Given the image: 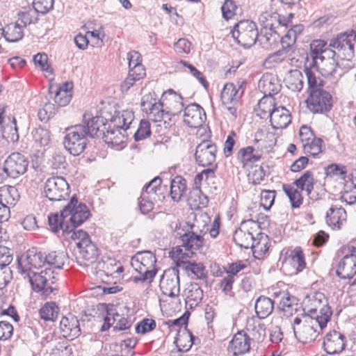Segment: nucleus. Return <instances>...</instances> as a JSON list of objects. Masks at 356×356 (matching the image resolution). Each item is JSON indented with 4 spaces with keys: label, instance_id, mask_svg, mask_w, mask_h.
Instances as JSON below:
<instances>
[{
    "label": "nucleus",
    "instance_id": "nucleus-13",
    "mask_svg": "<svg viewBox=\"0 0 356 356\" xmlns=\"http://www.w3.org/2000/svg\"><path fill=\"white\" fill-rule=\"evenodd\" d=\"M140 106L151 120L154 122H161L165 118H168L163 100L157 102L153 95L149 93L145 95L141 99Z\"/></svg>",
    "mask_w": 356,
    "mask_h": 356
},
{
    "label": "nucleus",
    "instance_id": "nucleus-56",
    "mask_svg": "<svg viewBox=\"0 0 356 356\" xmlns=\"http://www.w3.org/2000/svg\"><path fill=\"white\" fill-rule=\"evenodd\" d=\"M38 12L33 7L19 13V19L24 24V26L35 23L38 20Z\"/></svg>",
    "mask_w": 356,
    "mask_h": 356
},
{
    "label": "nucleus",
    "instance_id": "nucleus-27",
    "mask_svg": "<svg viewBox=\"0 0 356 356\" xmlns=\"http://www.w3.org/2000/svg\"><path fill=\"white\" fill-rule=\"evenodd\" d=\"M325 220L327 225L332 229H339L346 220V211L341 207L333 205L327 210Z\"/></svg>",
    "mask_w": 356,
    "mask_h": 356
},
{
    "label": "nucleus",
    "instance_id": "nucleus-15",
    "mask_svg": "<svg viewBox=\"0 0 356 356\" xmlns=\"http://www.w3.org/2000/svg\"><path fill=\"white\" fill-rule=\"evenodd\" d=\"M217 147L211 140H203L195 149L196 163L202 167L213 166L216 163Z\"/></svg>",
    "mask_w": 356,
    "mask_h": 356
},
{
    "label": "nucleus",
    "instance_id": "nucleus-43",
    "mask_svg": "<svg viewBox=\"0 0 356 356\" xmlns=\"http://www.w3.org/2000/svg\"><path fill=\"white\" fill-rule=\"evenodd\" d=\"M17 195V190L14 186H2L0 188V202L10 208L14 206Z\"/></svg>",
    "mask_w": 356,
    "mask_h": 356
},
{
    "label": "nucleus",
    "instance_id": "nucleus-54",
    "mask_svg": "<svg viewBox=\"0 0 356 356\" xmlns=\"http://www.w3.org/2000/svg\"><path fill=\"white\" fill-rule=\"evenodd\" d=\"M323 140L320 138H314L311 142L304 145V150L306 154L315 157L322 152Z\"/></svg>",
    "mask_w": 356,
    "mask_h": 356
},
{
    "label": "nucleus",
    "instance_id": "nucleus-22",
    "mask_svg": "<svg viewBox=\"0 0 356 356\" xmlns=\"http://www.w3.org/2000/svg\"><path fill=\"white\" fill-rule=\"evenodd\" d=\"M258 88L264 96H271L277 94L282 88L278 77L272 73H265L258 83Z\"/></svg>",
    "mask_w": 356,
    "mask_h": 356
},
{
    "label": "nucleus",
    "instance_id": "nucleus-59",
    "mask_svg": "<svg viewBox=\"0 0 356 356\" xmlns=\"http://www.w3.org/2000/svg\"><path fill=\"white\" fill-rule=\"evenodd\" d=\"M275 198V191H263L261 193L260 205L266 211L273 206Z\"/></svg>",
    "mask_w": 356,
    "mask_h": 356
},
{
    "label": "nucleus",
    "instance_id": "nucleus-58",
    "mask_svg": "<svg viewBox=\"0 0 356 356\" xmlns=\"http://www.w3.org/2000/svg\"><path fill=\"white\" fill-rule=\"evenodd\" d=\"M237 10L238 7L233 0H225L221 7L222 17L227 20L232 19L235 15H236Z\"/></svg>",
    "mask_w": 356,
    "mask_h": 356
},
{
    "label": "nucleus",
    "instance_id": "nucleus-23",
    "mask_svg": "<svg viewBox=\"0 0 356 356\" xmlns=\"http://www.w3.org/2000/svg\"><path fill=\"white\" fill-rule=\"evenodd\" d=\"M60 330L64 337L70 338L71 340L77 338L81 334L79 320L71 314L62 318Z\"/></svg>",
    "mask_w": 356,
    "mask_h": 356
},
{
    "label": "nucleus",
    "instance_id": "nucleus-30",
    "mask_svg": "<svg viewBox=\"0 0 356 356\" xmlns=\"http://www.w3.org/2000/svg\"><path fill=\"white\" fill-rule=\"evenodd\" d=\"M244 90L241 86H236L233 83H226L221 92V100L223 104H228L238 102Z\"/></svg>",
    "mask_w": 356,
    "mask_h": 356
},
{
    "label": "nucleus",
    "instance_id": "nucleus-8",
    "mask_svg": "<svg viewBox=\"0 0 356 356\" xmlns=\"http://www.w3.org/2000/svg\"><path fill=\"white\" fill-rule=\"evenodd\" d=\"M70 188L66 179L60 176L48 178L44 184V196L52 202L68 200Z\"/></svg>",
    "mask_w": 356,
    "mask_h": 356
},
{
    "label": "nucleus",
    "instance_id": "nucleus-31",
    "mask_svg": "<svg viewBox=\"0 0 356 356\" xmlns=\"http://www.w3.org/2000/svg\"><path fill=\"white\" fill-rule=\"evenodd\" d=\"M314 184L315 180L313 172L310 170H307L298 179H296L292 185L301 191H305L310 199H314L312 191Z\"/></svg>",
    "mask_w": 356,
    "mask_h": 356
},
{
    "label": "nucleus",
    "instance_id": "nucleus-32",
    "mask_svg": "<svg viewBox=\"0 0 356 356\" xmlns=\"http://www.w3.org/2000/svg\"><path fill=\"white\" fill-rule=\"evenodd\" d=\"M274 309V301L264 296H259L254 304V309L257 316L264 319L270 315Z\"/></svg>",
    "mask_w": 356,
    "mask_h": 356
},
{
    "label": "nucleus",
    "instance_id": "nucleus-20",
    "mask_svg": "<svg viewBox=\"0 0 356 356\" xmlns=\"http://www.w3.org/2000/svg\"><path fill=\"white\" fill-rule=\"evenodd\" d=\"M161 99L163 100L165 111L168 118L170 115H175L181 112L184 108L183 98L180 95L177 94L173 90L170 89L164 92Z\"/></svg>",
    "mask_w": 356,
    "mask_h": 356
},
{
    "label": "nucleus",
    "instance_id": "nucleus-2",
    "mask_svg": "<svg viewBox=\"0 0 356 356\" xmlns=\"http://www.w3.org/2000/svg\"><path fill=\"white\" fill-rule=\"evenodd\" d=\"M102 119H92V115L85 113L81 124H76L66 129L67 134L64 137L63 145L65 148L74 156L81 154L86 149L87 144L86 137L95 138L98 128V123Z\"/></svg>",
    "mask_w": 356,
    "mask_h": 356
},
{
    "label": "nucleus",
    "instance_id": "nucleus-39",
    "mask_svg": "<svg viewBox=\"0 0 356 356\" xmlns=\"http://www.w3.org/2000/svg\"><path fill=\"white\" fill-rule=\"evenodd\" d=\"M282 188L289 199L291 207L298 209L303 202V197L298 188H295L292 184H284Z\"/></svg>",
    "mask_w": 356,
    "mask_h": 356
},
{
    "label": "nucleus",
    "instance_id": "nucleus-14",
    "mask_svg": "<svg viewBox=\"0 0 356 356\" xmlns=\"http://www.w3.org/2000/svg\"><path fill=\"white\" fill-rule=\"evenodd\" d=\"M328 309L330 316L332 314L330 307L328 306L327 300L324 294L320 292L314 293L309 297L307 304L303 309L305 316H314V318H321L325 314V309Z\"/></svg>",
    "mask_w": 356,
    "mask_h": 356
},
{
    "label": "nucleus",
    "instance_id": "nucleus-33",
    "mask_svg": "<svg viewBox=\"0 0 356 356\" xmlns=\"http://www.w3.org/2000/svg\"><path fill=\"white\" fill-rule=\"evenodd\" d=\"M304 76L299 70H290L285 77L286 86L293 92H300L304 86Z\"/></svg>",
    "mask_w": 356,
    "mask_h": 356
},
{
    "label": "nucleus",
    "instance_id": "nucleus-60",
    "mask_svg": "<svg viewBox=\"0 0 356 356\" xmlns=\"http://www.w3.org/2000/svg\"><path fill=\"white\" fill-rule=\"evenodd\" d=\"M161 183V179L159 177H156L144 186L142 192L148 193L149 195L156 197L157 191L159 190Z\"/></svg>",
    "mask_w": 356,
    "mask_h": 356
},
{
    "label": "nucleus",
    "instance_id": "nucleus-4",
    "mask_svg": "<svg viewBox=\"0 0 356 356\" xmlns=\"http://www.w3.org/2000/svg\"><path fill=\"white\" fill-rule=\"evenodd\" d=\"M67 217L63 214V209L60 213H51L48 216L49 225L51 229L56 233L62 230V236L69 243L74 242L75 245H90L92 241L88 234L83 230H72Z\"/></svg>",
    "mask_w": 356,
    "mask_h": 356
},
{
    "label": "nucleus",
    "instance_id": "nucleus-45",
    "mask_svg": "<svg viewBox=\"0 0 356 356\" xmlns=\"http://www.w3.org/2000/svg\"><path fill=\"white\" fill-rule=\"evenodd\" d=\"M67 259V253L64 252L54 251L45 256L46 263L58 269L63 268Z\"/></svg>",
    "mask_w": 356,
    "mask_h": 356
},
{
    "label": "nucleus",
    "instance_id": "nucleus-6",
    "mask_svg": "<svg viewBox=\"0 0 356 356\" xmlns=\"http://www.w3.org/2000/svg\"><path fill=\"white\" fill-rule=\"evenodd\" d=\"M235 41L245 48L255 44L259 32L255 22L251 20H241L236 23L232 31Z\"/></svg>",
    "mask_w": 356,
    "mask_h": 356
},
{
    "label": "nucleus",
    "instance_id": "nucleus-10",
    "mask_svg": "<svg viewBox=\"0 0 356 356\" xmlns=\"http://www.w3.org/2000/svg\"><path fill=\"white\" fill-rule=\"evenodd\" d=\"M305 102L309 111L314 114H325L333 106L332 95L323 88L309 92Z\"/></svg>",
    "mask_w": 356,
    "mask_h": 356
},
{
    "label": "nucleus",
    "instance_id": "nucleus-51",
    "mask_svg": "<svg viewBox=\"0 0 356 356\" xmlns=\"http://www.w3.org/2000/svg\"><path fill=\"white\" fill-rule=\"evenodd\" d=\"M327 45V42L323 40H315L312 41L310 44V54L313 59V65H318V58L322 54L324 49L326 48Z\"/></svg>",
    "mask_w": 356,
    "mask_h": 356
},
{
    "label": "nucleus",
    "instance_id": "nucleus-34",
    "mask_svg": "<svg viewBox=\"0 0 356 356\" xmlns=\"http://www.w3.org/2000/svg\"><path fill=\"white\" fill-rule=\"evenodd\" d=\"M237 159L245 166L259 161L261 159V154L255 151L253 147L248 146L239 149Z\"/></svg>",
    "mask_w": 356,
    "mask_h": 356
},
{
    "label": "nucleus",
    "instance_id": "nucleus-46",
    "mask_svg": "<svg viewBox=\"0 0 356 356\" xmlns=\"http://www.w3.org/2000/svg\"><path fill=\"white\" fill-rule=\"evenodd\" d=\"M321 63V65L319 67L321 70V72L324 76H338V71L339 68L341 67V65H338V58L331 59L328 60H323Z\"/></svg>",
    "mask_w": 356,
    "mask_h": 356
},
{
    "label": "nucleus",
    "instance_id": "nucleus-55",
    "mask_svg": "<svg viewBox=\"0 0 356 356\" xmlns=\"http://www.w3.org/2000/svg\"><path fill=\"white\" fill-rule=\"evenodd\" d=\"M57 111L55 104L47 102L45 103L43 107L39 109L38 116L41 122H47L51 118Z\"/></svg>",
    "mask_w": 356,
    "mask_h": 356
},
{
    "label": "nucleus",
    "instance_id": "nucleus-36",
    "mask_svg": "<svg viewBox=\"0 0 356 356\" xmlns=\"http://www.w3.org/2000/svg\"><path fill=\"white\" fill-rule=\"evenodd\" d=\"M2 34L6 41L17 42L24 37L23 26L17 23H10L3 29Z\"/></svg>",
    "mask_w": 356,
    "mask_h": 356
},
{
    "label": "nucleus",
    "instance_id": "nucleus-11",
    "mask_svg": "<svg viewBox=\"0 0 356 356\" xmlns=\"http://www.w3.org/2000/svg\"><path fill=\"white\" fill-rule=\"evenodd\" d=\"M220 224V219L218 216L215 218L210 229L207 228L204 230V228L203 229L198 230L196 225L193 224L190 226L191 230H187L183 234L177 232L176 237H179L181 240L182 245H200L203 242V236L207 234V231L209 232V235L212 238H216L218 235Z\"/></svg>",
    "mask_w": 356,
    "mask_h": 356
},
{
    "label": "nucleus",
    "instance_id": "nucleus-62",
    "mask_svg": "<svg viewBox=\"0 0 356 356\" xmlns=\"http://www.w3.org/2000/svg\"><path fill=\"white\" fill-rule=\"evenodd\" d=\"M13 280V271L10 267L0 265V289L5 288Z\"/></svg>",
    "mask_w": 356,
    "mask_h": 356
},
{
    "label": "nucleus",
    "instance_id": "nucleus-42",
    "mask_svg": "<svg viewBox=\"0 0 356 356\" xmlns=\"http://www.w3.org/2000/svg\"><path fill=\"white\" fill-rule=\"evenodd\" d=\"M59 312L60 309L54 302H47L40 308L39 314L44 321H54Z\"/></svg>",
    "mask_w": 356,
    "mask_h": 356
},
{
    "label": "nucleus",
    "instance_id": "nucleus-52",
    "mask_svg": "<svg viewBox=\"0 0 356 356\" xmlns=\"http://www.w3.org/2000/svg\"><path fill=\"white\" fill-rule=\"evenodd\" d=\"M2 131L3 137L6 138L7 140L11 142H16L18 140L19 134L17 131L16 120L15 118H13L10 124L3 126Z\"/></svg>",
    "mask_w": 356,
    "mask_h": 356
},
{
    "label": "nucleus",
    "instance_id": "nucleus-16",
    "mask_svg": "<svg viewBox=\"0 0 356 356\" xmlns=\"http://www.w3.org/2000/svg\"><path fill=\"white\" fill-rule=\"evenodd\" d=\"M96 273L100 276H110L116 280H120L124 271V267L115 259L109 257H103L96 264Z\"/></svg>",
    "mask_w": 356,
    "mask_h": 356
},
{
    "label": "nucleus",
    "instance_id": "nucleus-37",
    "mask_svg": "<svg viewBox=\"0 0 356 356\" xmlns=\"http://www.w3.org/2000/svg\"><path fill=\"white\" fill-rule=\"evenodd\" d=\"M275 100L271 96H264L258 103L257 115L261 119L270 117V113L275 110Z\"/></svg>",
    "mask_w": 356,
    "mask_h": 356
},
{
    "label": "nucleus",
    "instance_id": "nucleus-63",
    "mask_svg": "<svg viewBox=\"0 0 356 356\" xmlns=\"http://www.w3.org/2000/svg\"><path fill=\"white\" fill-rule=\"evenodd\" d=\"M156 327V322L153 319L145 318L136 326L137 333L145 334Z\"/></svg>",
    "mask_w": 356,
    "mask_h": 356
},
{
    "label": "nucleus",
    "instance_id": "nucleus-38",
    "mask_svg": "<svg viewBox=\"0 0 356 356\" xmlns=\"http://www.w3.org/2000/svg\"><path fill=\"white\" fill-rule=\"evenodd\" d=\"M304 72L307 80L308 93L313 90H321L323 88L324 81L319 76L316 70L305 67Z\"/></svg>",
    "mask_w": 356,
    "mask_h": 356
},
{
    "label": "nucleus",
    "instance_id": "nucleus-26",
    "mask_svg": "<svg viewBox=\"0 0 356 356\" xmlns=\"http://www.w3.org/2000/svg\"><path fill=\"white\" fill-rule=\"evenodd\" d=\"M73 252L76 259L86 266L95 264L100 254L97 246H74Z\"/></svg>",
    "mask_w": 356,
    "mask_h": 356
},
{
    "label": "nucleus",
    "instance_id": "nucleus-47",
    "mask_svg": "<svg viewBox=\"0 0 356 356\" xmlns=\"http://www.w3.org/2000/svg\"><path fill=\"white\" fill-rule=\"evenodd\" d=\"M289 258L291 261V264L296 268L298 271L302 270L305 267V261L304 254L300 247H296L291 252Z\"/></svg>",
    "mask_w": 356,
    "mask_h": 356
},
{
    "label": "nucleus",
    "instance_id": "nucleus-5",
    "mask_svg": "<svg viewBox=\"0 0 356 356\" xmlns=\"http://www.w3.org/2000/svg\"><path fill=\"white\" fill-rule=\"evenodd\" d=\"M321 318L314 316H303V323L300 327H293V332L296 339L302 343L314 341L330 321L328 309Z\"/></svg>",
    "mask_w": 356,
    "mask_h": 356
},
{
    "label": "nucleus",
    "instance_id": "nucleus-17",
    "mask_svg": "<svg viewBox=\"0 0 356 356\" xmlns=\"http://www.w3.org/2000/svg\"><path fill=\"white\" fill-rule=\"evenodd\" d=\"M4 164L10 178L16 179L26 172L29 161L22 154L14 152L7 157Z\"/></svg>",
    "mask_w": 356,
    "mask_h": 356
},
{
    "label": "nucleus",
    "instance_id": "nucleus-9",
    "mask_svg": "<svg viewBox=\"0 0 356 356\" xmlns=\"http://www.w3.org/2000/svg\"><path fill=\"white\" fill-rule=\"evenodd\" d=\"M356 33L353 30L340 33L330 40V47L336 50L337 58L352 60L354 57V44Z\"/></svg>",
    "mask_w": 356,
    "mask_h": 356
},
{
    "label": "nucleus",
    "instance_id": "nucleus-25",
    "mask_svg": "<svg viewBox=\"0 0 356 356\" xmlns=\"http://www.w3.org/2000/svg\"><path fill=\"white\" fill-rule=\"evenodd\" d=\"M132 264H138L140 269L155 270L156 275L159 268L156 266V259L154 252L150 250H143L136 252L131 258Z\"/></svg>",
    "mask_w": 356,
    "mask_h": 356
},
{
    "label": "nucleus",
    "instance_id": "nucleus-41",
    "mask_svg": "<svg viewBox=\"0 0 356 356\" xmlns=\"http://www.w3.org/2000/svg\"><path fill=\"white\" fill-rule=\"evenodd\" d=\"M136 270L138 272V275L136 276H132L130 278V282L133 283L144 286L145 285H150L152 282L154 281L155 277V270H147L145 269L136 268Z\"/></svg>",
    "mask_w": 356,
    "mask_h": 356
},
{
    "label": "nucleus",
    "instance_id": "nucleus-29",
    "mask_svg": "<svg viewBox=\"0 0 356 356\" xmlns=\"http://www.w3.org/2000/svg\"><path fill=\"white\" fill-rule=\"evenodd\" d=\"M19 259H22L23 264L26 265V267H30L31 268V267L35 268H40L46 263L45 256L34 246L29 249L26 254L17 256L18 264Z\"/></svg>",
    "mask_w": 356,
    "mask_h": 356
},
{
    "label": "nucleus",
    "instance_id": "nucleus-21",
    "mask_svg": "<svg viewBox=\"0 0 356 356\" xmlns=\"http://www.w3.org/2000/svg\"><path fill=\"white\" fill-rule=\"evenodd\" d=\"M250 341L251 339L248 334L238 332L230 341L228 351L232 354V356L243 355L250 351Z\"/></svg>",
    "mask_w": 356,
    "mask_h": 356
},
{
    "label": "nucleus",
    "instance_id": "nucleus-35",
    "mask_svg": "<svg viewBox=\"0 0 356 356\" xmlns=\"http://www.w3.org/2000/svg\"><path fill=\"white\" fill-rule=\"evenodd\" d=\"M186 180L181 176H176L170 183V196L173 201L179 202L186 191Z\"/></svg>",
    "mask_w": 356,
    "mask_h": 356
},
{
    "label": "nucleus",
    "instance_id": "nucleus-7",
    "mask_svg": "<svg viewBox=\"0 0 356 356\" xmlns=\"http://www.w3.org/2000/svg\"><path fill=\"white\" fill-rule=\"evenodd\" d=\"M63 214L67 218L72 230L87 220L91 216L86 204L79 202L76 195H74L63 209Z\"/></svg>",
    "mask_w": 356,
    "mask_h": 356
},
{
    "label": "nucleus",
    "instance_id": "nucleus-49",
    "mask_svg": "<svg viewBox=\"0 0 356 356\" xmlns=\"http://www.w3.org/2000/svg\"><path fill=\"white\" fill-rule=\"evenodd\" d=\"M281 299L279 302V307L284 312H290L293 309L294 306H297V299L291 296L288 292L284 291L280 293Z\"/></svg>",
    "mask_w": 356,
    "mask_h": 356
},
{
    "label": "nucleus",
    "instance_id": "nucleus-12",
    "mask_svg": "<svg viewBox=\"0 0 356 356\" xmlns=\"http://www.w3.org/2000/svg\"><path fill=\"white\" fill-rule=\"evenodd\" d=\"M163 295L170 298L178 297L180 292L179 270L177 268L164 270L159 283Z\"/></svg>",
    "mask_w": 356,
    "mask_h": 356
},
{
    "label": "nucleus",
    "instance_id": "nucleus-3",
    "mask_svg": "<svg viewBox=\"0 0 356 356\" xmlns=\"http://www.w3.org/2000/svg\"><path fill=\"white\" fill-rule=\"evenodd\" d=\"M19 273L24 275V279H28L32 289L36 293H40L44 298L56 294L58 288L53 286L55 277H51L53 272L51 269L46 268L40 273H35L23 264L22 259H19Z\"/></svg>",
    "mask_w": 356,
    "mask_h": 356
},
{
    "label": "nucleus",
    "instance_id": "nucleus-61",
    "mask_svg": "<svg viewBox=\"0 0 356 356\" xmlns=\"http://www.w3.org/2000/svg\"><path fill=\"white\" fill-rule=\"evenodd\" d=\"M54 0H34L33 6L38 13L46 14L54 8Z\"/></svg>",
    "mask_w": 356,
    "mask_h": 356
},
{
    "label": "nucleus",
    "instance_id": "nucleus-50",
    "mask_svg": "<svg viewBox=\"0 0 356 356\" xmlns=\"http://www.w3.org/2000/svg\"><path fill=\"white\" fill-rule=\"evenodd\" d=\"M169 254L179 267L182 266L184 268L190 262L185 254L184 249L181 246L173 247Z\"/></svg>",
    "mask_w": 356,
    "mask_h": 356
},
{
    "label": "nucleus",
    "instance_id": "nucleus-57",
    "mask_svg": "<svg viewBox=\"0 0 356 356\" xmlns=\"http://www.w3.org/2000/svg\"><path fill=\"white\" fill-rule=\"evenodd\" d=\"M264 37L267 43L272 46L280 40V34L275 30L273 24H267L264 27Z\"/></svg>",
    "mask_w": 356,
    "mask_h": 356
},
{
    "label": "nucleus",
    "instance_id": "nucleus-28",
    "mask_svg": "<svg viewBox=\"0 0 356 356\" xmlns=\"http://www.w3.org/2000/svg\"><path fill=\"white\" fill-rule=\"evenodd\" d=\"M270 122L273 129H284L291 123V114L289 110L279 106L270 113Z\"/></svg>",
    "mask_w": 356,
    "mask_h": 356
},
{
    "label": "nucleus",
    "instance_id": "nucleus-64",
    "mask_svg": "<svg viewBox=\"0 0 356 356\" xmlns=\"http://www.w3.org/2000/svg\"><path fill=\"white\" fill-rule=\"evenodd\" d=\"M248 267V265L243 261H237L234 263L228 264L226 267H224L225 271L229 275H232L234 278L235 275L241 270Z\"/></svg>",
    "mask_w": 356,
    "mask_h": 356
},
{
    "label": "nucleus",
    "instance_id": "nucleus-19",
    "mask_svg": "<svg viewBox=\"0 0 356 356\" xmlns=\"http://www.w3.org/2000/svg\"><path fill=\"white\" fill-rule=\"evenodd\" d=\"M184 122L193 128L201 127L207 119L203 108L195 103L191 104L184 108Z\"/></svg>",
    "mask_w": 356,
    "mask_h": 356
},
{
    "label": "nucleus",
    "instance_id": "nucleus-24",
    "mask_svg": "<svg viewBox=\"0 0 356 356\" xmlns=\"http://www.w3.org/2000/svg\"><path fill=\"white\" fill-rule=\"evenodd\" d=\"M336 273L343 280H350L356 275V254L350 252V254L345 255L339 263Z\"/></svg>",
    "mask_w": 356,
    "mask_h": 356
},
{
    "label": "nucleus",
    "instance_id": "nucleus-44",
    "mask_svg": "<svg viewBox=\"0 0 356 356\" xmlns=\"http://www.w3.org/2000/svg\"><path fill=\"white\" fill-rule=\"evenodd\" d=\"M203 298V291L197 283H191L186 295V302L191 306H197Z\"/></svg>",
    "mask_w": 356,
    "mask_h": 356
},
{
    "label": "nucleus",
    "instance_id": "nucleus-18",
    "mask_svg": "<svg viewBox=\"0 0 356 356\" xmlns=\"http://www.w3.org/2000/svg\"><path fill=\"white\" fill-rule=\"evenodd\" d=\"M346 343V336L336 330H332L324 337L323 346L327 354L334 355L341 353L345 349Z\"/></svg>",
    "mask_w": 356,
    "mask_h": 356
},
{
    "label": "nucleus",
    "instance_id": "nucleus-1",
    "mask_svg": "<svg viewBox=\"0 0 356 356\" xmlns=\"http://www.w3.org/2000/svg\"><path fill=\"white\" fill-rule=\"evenodd\" d=\"M95 118L102 120V122L95 126L98 128L95 138H102L108 146L116 150L123 149L129 136L127 131L131 129V125L134 119V113L124 110L118 112L109 120L103 116L92 115V119Z\"/></svg>",
    "mask_w": 356,
    "mask_h": 356
},
{
    "label": "nucleus",
    "instance_id": "nucleus-48",
    "mask_svg": "<svg viewBox=\"0 0 356 356\" xmlns=\"http://www.w3.org/2000/svg\"><path fill=\"white\" fill-rule=\"evenodd\" d=\"M155 199L156 197L149 195L148 193L141 192L138 198V207L143 214H147L153 210Z\"/></svg>",
    "mask_w": 356,
    "mask_h": 356
},
{
    "label": "nucleus",
    "instance_id": "nucleus-53",
    "mask_svg": "<svg viewBox=\"0 0 356 356\" xmlns=\"http://www.w3.org/2000/svg\"><path fill=\"white\" fill-rule=\"evenodd\" d=\"M151 135L150 123L147 120H141L137 130L134 133V140L139 141Z\"/></svg>",
    "mask_w": 356,
    "mask_h": 356
},
{
    "label": "nucleus",
    "instance_id": "nucleus-40",
    "mask_svg": "<svg viewBox=\"0 0 356 356\" xmlns=\"http://www.w3.org/2000/svg\"><path fill=\"white\" fill-rule=\"evenodd\" d=\"M33 141L37 147H46L51 141V135L48 129L38 127L31 131Z\"/></svg>",
    "mask_w": 356,
    "mask_h": 356
}]
</instances>
